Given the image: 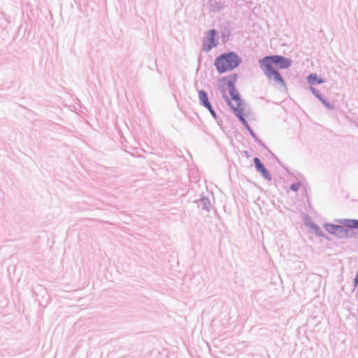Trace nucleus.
I'll list each match as a JSON object with an SVG mask.
<instances>
[{
	"label": "nucleus",
	"instance_id": "obj_1",
	"mask_svg": "<svg viewBox=\"0 0 358 358\" xmlns=\"http://www.w3.org/2000/svg\"><path fill=\"white\" fill-rule=\"evenodd\" d=\"M236 80V75L220 78L218 80V89L221 92L222 97L228 102L241 122L244 124L248 125L246 120L243 116V107L242 100L234 86Z\"/></svg>",
	"mask_w": 358,
	"mask_h": 358
},
{
	"label": "nucleus",
	"instance_id": "obj_2",
	"mask_svg": "<svg viewBox=\"0 0 358 358\" xmlns=\"http://www.w3.org/2000/svg\"><path fill=\"white\" fill-rule=\"evenodd\" d=\"M259 64L267 78L273 80L280 86H285L283 78L275 67L280 69L289 68L292 64L289 59L280 55L266 56L259 59Z\"/></svg>",
	"mask_w": 358,
	"mask_h": 358
},
{
	"label": "nucleus",
	"instance_id": "obj_3",
	"mask_svg": "<svg viewBox=\"0 0 358 358\" xmlns=\"http://www.w3.org/2000/svg\"><path fill=\"white\" fill-rule=\"evenodd\" d=\"M241 63L238 56L232 52L220 55L215 60V66L220 73L231 71Z\"/></svg>",
	"mask_w": 358,
	"mask_h": 358
},
{
	"label": "nucleus",
	"instance_id": "obj_4",
	"mask_svg": "<svg viewBox=\"0 0 358 358\" xmlns=\"http://www.w3.org/2000/svg\"><path fill=\"white\" fill-rule=\"evenodd\" d=\"M215 36L216 31L214 29H212L208 32L207 38L203 43V49L206 51H208L212 48L215 47L217 45Z\"/></svg>",
	"mask_w": 358,
	"mask_h": 358
},
{
	"label": "nucleus",
	"instance_id": "obj_5",
	"mask_svg": "<svg viewBox=\"0 0 358 358\" xmlns=\"http://www.w3.org/2000/svg\"><path fill=\"white\" fill-rule=\"evenodd\" d=\"M199 98L201 101V103L203 104V106H205L208 110L210 111V113L215 117V113L213 110L208 98V95L203 90H200L199 92Z\"/></svg>",
	"mask_w": 358,
	"mask_h": 358
},
{
	"label": "nucleus",
	"instance_id": "obj_6",
	"mask_svg": "<svg viewBox=\"0 0 358 358\" xmlns=\"http://www.w3.org/2000/svg\"><path fill=\"white\" fill-rule=\"evenodd\" d=\"M254 163L255 165V167L258 171H259L264 178L270 179V174L268 171L266 169L264 166L262 164L259 159L257 157H255L254 159Z\"/></svg>",
	"mask_w": 358,
	"mask_h": 358
},
{
	"label": "nucleus",
	"instance_id": "obj_7",
	"mask_svg": "<svg viewBox=\"0 0 358 358\" xmlns=\"http://www.w3.org/2000/svg\"><path fill=\"white\" fill-rule=\"evenodd\" d=\"M324 229L325 230L333 234H336L338 232H341L342 231L341 227L338 225H335L332 224H324Z\"/></svg>",
	"mask_w": 358,
	"mask_h": 358
},
{
	"label": "nucleus",
	"instance_id": "obj_8",
	"mask_svg": "<svg viewBox=\"0 0 358 358\" xmlns=\"http://www.w3.org/2000/svg\"><path fill=\"white\" fill-rule=\"evenodd\" d=\"M308 82L311 84L314 85L315 83H323V80L318 78L316 74H310L307 78Z\"/></svg>",
	"mask_w": 358,
	"mask_h": 358
},
{
	"label": "nucleus",
	"instance_id": "obj_9",
	"mask_svg": "<svg viewBox=\"0 0 358 358\" xmlns=\"http://www.w3.org/2000/svg\"><path fill=\"white\" fill-rule=\"evenodd\" d=\"M313 92L320 99V100L322 102V103L329 109H332L334 106L326 100H324L320 95L316 93V92L312 89Z\"/></svg>",
	"mask_w": 358,
	"mask_h": 358
},
{
	"label": "nucleus",
	"instance_id": "obj_10",
	"mask_svg": "<svg viewBox=\"0 0 358 358\" xmlns=\"http://www.w3.org/2000/svg\"><path fill=\"white\" fill-rule=\"evenodd\" d=\"M345 225L350 228H357L358 229V220H349L346 221Z\"/></svg>",
	"mask_w": 358,
	"mask_h": 358
},
{
	"label": "nucleus",
	"instance_id": "obj_11",
	"mask_svg": "<svg viewBox=\"0 0 358 358\" xmlns=\"http://www.w3.org/2000/svg\"><path fill=\"white\" fill-rule=\"evenodd\" d=\"M300 187V183L297 182V183H294V184H292L291 186H290V189L292 190V191H297L299 189Z\"/></svg>",
	"mask_w": 358,
	"mask_h": 358
},
{
	"label": "nucleus",
	"instance_id": "obj_12",
	"mask_svg": "<svg viewBox=\"0 0 358 358\" xmlns=\"http://www.w3.org/2000/svg\"><path fill=\"white\" fill-rule=\"evenodd\" d=\"M358 285V271L356 274L355 278V286L356 287Z\"/></svg>",
	"mask_w": 358,
	"mask_h": 358
}]
</instances>
